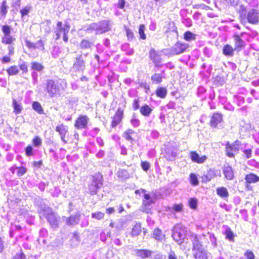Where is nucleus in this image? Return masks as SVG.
Listing matches in <instances>:
<instances>
[{
  "instance_id": "obj_1",
  "label": "nucleus",
  "mask_w": 259,
  "mask_h": 259,
  "mask_svg": "<svg viewBox=\"0 0 259 259\" xmlns=\"http://www.w3.org/2000/svg\"><path fill=\"white\" fill-rule=\"evenodd\" d=\"M239 17L241 21L247 19L249 23L253 25L257 24L259 22V17L255 9H251L247 12L245 8H241L239 11Z\"/></svg>"
},
{
  "instance_id": "obj_2",
  "label": "nucleus",
  "mask_w": 259,
  "mask_h": 259,
  "mask_svg": "<svg viewBox=\"0 0 259 259\" xmlns=\"http://www.w3.org/2000/svg\"><path fill=\"white\" fill-rule=\"evenodd\" d=\"M95 30L96 34H102L110 30V25L108 20H103L98 23H92L88 29Z\"/></svg>"
},
{
  "instance_id": "obj_3",
  "label": "nucleus",
  "mask_w": 259,
  "mask_h": 259,
  "mask_svg": "<svg viewBox=\"0 0 259 259\" xmlns=\"http://www.w3.org/2000/svg\"><path fill=\"white\" fill-rule=\"evenodd\" d=\"M241 145V141L238 140L235 141L232 144L227 142L225 144L226 155L230 158H234L235 157L234 152H237L240 150Z\"/></svg>"
},
{
  "instance_id": "obj_4",
  "label": "nucleus",
  "mask_w": 259,
  "mask_h": 259,
  "mask_svg": "<svg viewBox=\"0 0 259 259\" xmlns=\"http://www.w3.org/2000/svg\"><path fill=\"white\" fill-rule=\"evenodd\" d=\"M45 89L51 97H55L59 94V85L53 79H48L46 81Z\"/></svg>"
},
{
  "instance_id": "obj_5",
  "label": "nucleus",
  "mask_w": 259,
  "mask_h": 259,
  "mask_svg": "<svg viewBox=\"0 0 259 259\" xmlns=\"http://www.w3.org/2000/svg\"><path fill=\"white\" fill-rule=\"evenodd\" d=\"M125 107V104L123 105V107H119L114 114L112 117L110 126L112 128L115 127L118 124H120L124 117V108Z\"/></svg>"
},
{
  "instance_id": "obj_6",
  "label": "nucleus",
  "mask_w": 259,
  "mask_h": 259,
  "mask_svg": "<svg viewBox=\"0 0 259 259\" xmlns=\"http://www.w3.org/2000/svg\"><path fill=\"white\" fill-rule=\"evenodd\" d=\"M245 187L247 190H252V187L250 186L251 184L256 183L259 182V177L253 172H250L246 174L244 177Z\"/></svg>"
},
{
  "instance_id": "obj_7",
  "label": "nucleus",
  "mask_w": 259,
  "mask_h": 259,
  "mask_svg": "<svg viewBox=\"0 0 259 259\" xmlns=\"http://www.w3.org/2000/svg\"><path fill=\"white\" fill-rule=\"evenodd\" d=\"M89 117L86 115H79L74 121V127L77 130L87 128Z\"/></svg>"
},
{
  "instance_id": "obj_8",
  "label": "nucleus",
  "mask_w": 259,
  "mask_h": 259,
  "mask_svg": "<svg viewBox=\"0 0 259 259\" xmlns=\"http://www.w3.org/2000/svg\"><path fill=\"white\" fill-rule=\"evenodd\" d=\"M25 42L26 46L29 50H38L40 51L45 50L44 42L41 39H39L36 42H33L27 38H25Z\"/></svg>"
},
{
  "instance_id": "obj_9",
  "label": "nucleus",
  "mask_w": 259,
  "mask_h": 259,
  "mask_svg": "<svg viewBox=\"0 0 259 259\" xmlns=\"http://www.w3.org/2000/svg\"><path fill=\"white\" fill-rule=\"evenodd\" d=\"M58 29L55 31L56 33V39L58 40L60 39L61 37V32L63 34L68 33L70 26L68 22H66L63 26L62 22L61 21H58L56 24Z\"/></svg>"
},
{
  "instance_id": "obj_10",
  "label": "nucleus",
  "mask_w": 259,
  "mask_h": 259,
  "mask_svg": "<svg viewBox=\"0 0 259 259\" xmlns=\"http://www.w3.org/2000/svg\"><path fill=\"white\" fill-rule=\"evenodd\" d=\"M188 45L185 43L177 41L170 49V53L174 55L183 53L187 49Z\"/></svg>"
},
{
  "instance_id": "obj_11",
  "label": "nucleus",
  "mask_w": 259,
  "mask_h": 259,
  "mask_svg": "<svg viewBox=\"0 0 259 259\" xmlns=\"http://www.w3.org/2000/svg\"><path fill=\"white\" fill-rule=\"evenodd\" d=\"M223 121V114L219 112H214L212 114L210 118L209 125L212 128H215L218 127V124Z\"/></svg>"
},
{
  "instance_id": "obj_12",
  "label": "nucleus",
  "mask_w": 259,
  "mask_h": 259,
  "mask_svg": "<svg viewBox=\"0 0 259 259\" xmlns=\"http://www.w3.org/2000/svg\"><path fill=\"white\" fill-rule=\"evenodd\" d=\"M234 39V50L237 52H239L243 50L246 46L245 41L241 38V36L238 34H234L233 35Z\"/></svg>"
},
{
  "instance_id": "obj_13",
  "label": "nucleus",
  "mask_w": 259,
  "mask_h": 259,
  "mask_svg": "<svg viewBox=\"0 0 259 259\" xmlns=\"http://www.w3.org/2000/svg\"><path fill=\"white\" fill-rule=\"evenodd\" d=\"M55 131L59 134L62 141L65 143H67L65 138L68 132V126L62 123L56 126Z\"/></svg>"
},
{
  "instance_id": "obj_14",
  "label": "nucleus",
  "mask_w": 259,
  "mask_h": 259,
  "mask_svg": "<svg viewBox=\"0 0 259 259\" xmlns=\"http://www.w3.org/2000/svg\"><path fill=\"white\" fill-rule=\"evenodd\" d=\"M190 158L192 161L198 163H203L207 159V157L204 155L200 156L199 154L194 151L190 152Z\"/></svg>"
},
{
  "instance_id": "obj_15",
  "label": "nucleus",
  "mask_w": 259,
  "mask_h": 259,
  "mask_svg": "<svg viewBox=\"0 0 259 259\" xmlns=\"http://www.w3.org/2000/svg\"><path fill=\"white\" fill-rule=\"evenodd\" d=\"M190 238L191 239L192 243V251L195 252L200 250H202L204 249L202 248V245L201 242L199 241L198 237L196 235H191Z\"/></svg>"
},
{
  "instance_id": "obj_16",
  "label": "nucleus",
  "mask_w": 259,
  "mask_h": 259,
  "mask_svg": "<svg viewBox=\"0 0 259 259\" xmlns=\"http://www.w3.org/2000/svg\"><path fill=\"white\" fill-rule=\"evenodd\" d=\"M149 56L150 59L152 60L153 62L157 67H159L161 66V65L159 64L161 62L160 55L154 49L152 48L150 49Z\"/></svg>"
},
{
  "instance_id": "obj_17",
  "label": "nucleus",
  "mask_w": 259,
  "mask_h": 259,
  "mask_svg": "<svg viewBox=\"0 0 259 259\" xmlns=\"http://www.w3.org/2000/svg\"><path fill=\"white\" fill-rule=\"evenodd\" d=\"M152 237L158 242H162L165 241V235L162 233V231L159 228L154 229L152 233Z\"/></svg>"
},
{
  "instance_id": "obj_18",
  "label": "nucleus",
  "mask_w": 259,
  "mask_h": 259,
  "mask_svg": "<svg viewBox=\"0 0 259 259\" xmlns=\"http://www.w3.org/2000/svg\"><path fill=\"white\" fill-rule=\"evenodd\" d=\"M217 174L215 171L213 169L210 168L208 169L205 174L201 177V181L203 183H206L210 181L212 179L215 177Z\"/></svg>"
},
{
  "instance_id": "obj_19",
  "label": "nucleus",
  "mask_w": 259,
  "mask_h": 259,
  "mask_svg": "<svg viewBox=\"0 0 259 259\" xmlns=\"http://www.w3.org/2000/svg\"><path fill=\"white\" fill-rule=\"evenodd\" d=\"M152 251L149 249H142L136 250V255L140 259H144L151 256Z\"/></svg>"
},
{
  "instance_id": "obj_20",
  "label": "nucleus",
  "mask_w": 259,
  "mask_h": 259,
  "mask_svg": "<svg viewBox=\"0 0 259 259\" xmlns=\"http://www.w3.org/2000/svg\"><path fill=\"white\" fill-rule=\"evenodd\" d=\"M46 219L48 222L53 227H57L58 225V220L54 212H50L47 213Z\"/></svg>"
},
{
  "instance_id": "obj_21",
  "label": "nucleus",
  "mask_w": 259,
  "mask_h": 259,
  "mask_svg": "<svg viewBox=\"0 0 259 259\" xmlns=\"http://www.w3.org/2000/svg\"><path fill=\"white\" fill-rule=\"evenodd\" d=\"M92 183L101 187L103 184V175L100 172H98L92 176Z\"/></svg>"
},
{
  "instance_id": "obj_22",
  "label": "nucleus",
  "mask_w": 259,
  "mask_h": 259,
  "mask_svg": "<svg viewBox=\"0 0 259 259\" xmlns=\"http://www.w3.org/2000/svg\"><path fill=\"white\" fill-rule=\"evenodd\" d=\"M223 174L225 178L228 180H231L234 178V173L232 167L228 165L224 167Z\"/></svg>"
},
{
  "instance_id": "obj_23",
  "label": "nucleus",
  "mask_w": 259,
  "mask_h": 259,
  "mask_svg": "<svg viewBox=\"0 0 259 259\" xmlns=\"http://www.w3.org/2000/svg\"><path fill=\"white\" fill-rule=\"evenodd\" d=\"M153 111L152 108L148 104L143 105L140 108V113L146 117L149 116Z\"/></svg>"
},
{
  "instance_id": "obj_24",
  "label": "nucleus",
  "mask_w": 259,
  "mask_h": 259,
  "mask_svg": "<svg viewBox=\"0 0 259 259\" xmlns=\"http://www.w3.org/2000/svg\"><path fill=\"white\" fill-rule=\"evenodd\" d=\"M234 51V48L229 44L225 45L223 49V54L226 56H233Z\"/></svg>"
},
{
  "instance_id": "obj_25",
  "label": "nucleus",
  "mask_w": 259,
  "mask_h": 259,
  "mask_svg": "<svg viewBox=\"0 0 259 259\" xmlns=\"http://www.w3.org/2000/svg\"><path fill=\"white\" fill-rule=\"evenodd\" d=\"M141 232V224L140 223H137L133 227L131 230V235L132 237H136L139 235Z\"/></svg>"
},
{
  "instance_id": "obj_26",
  "label": "nucleus",
  "mask_w": 259,
  "mask_h": 259,
  "mask_svg": "<svg viewBox=\"0 0 259 259\" xmlns=\"http://www.w3.org/2000/svg\"><path fill=\"white\" fill-rule=\"evenodd\" d=\"M217 194L221 198H227L229 196L228 190L225 187H219L216 189Z\"/></svg>"
},
{
  "instance_id": "obj_27",
  "label": "nucleus",
  "mask_w": 259,
  "mask_h": 259,
  "mask_svg": "<svg viewBox=\"0 0 259 259\" xmlns=\"http://www.w3.org/2000/svg\"><path fill=\"white\" fill-rule=\"evenodd\" d=\"M167 94V91L164 87H159L155 91V94L157 97L164 99L166 97Z\"/></svg>"
},
{
  "instance_id": "obj_28",
  "label": "nucleus",
  "mask_w": 259,
  "mask_h": 259,
  "mask_svg": "<svg viewBox=\"0 0 259 259\" xmlns=\"http://www.w3.org/2000/svg\"><path fill=\"white\" fill-rule=\"evenodd\" d=\"M164 77L162 74L159 73H154L151 76V80L153 83L160 84L162 82V80Z\"/></svg>"
},
{
  "instance_id": "obj_29",
  "label": "nucleus",
  "mask_w": 259,
  "mask_h": 259,
  "mask_svg": "<svg viewBox=\"0 0 259 259\" xmlns=\"http://www.w3.org/2000/svg\"><path fill=\"white\" fill-rule=\"evenodd\" d=\"M32 108L34 111L39 114L44 113L43 108L41 104L37 101H34L32 102Z\"/></svg>"
},
{
  "instance_id": "obj_30",
  "label": "nucleus",
  "mask_w": 259,
  "mask_h": 259,
  "mask_svg": "<svg viewBox=\"0 0 259 259\" xmlns=\"http://www.w3.org/2000/svg\"><path fill=\"white\" fill-rule=\"evenodd\" d=\"M193 256L195 259H208L207 253L204 249L194 252Z\"/></svg>"
},
{
  "instance_id": "obj_31",
  "label": "nucleus",
  "mask_w": 259,
  "mask_h": 259,
  "mask_svg": "<svg viewBox=\"0 0 259 259\" xmlns=\"http://www.w3.org/2000/svg\"><path fill=\"white\" fill-rule=\"evenodd\" d=\"M173 239L177 242H182L184 239L183 234L181 233L180 230H176L172 235Z\"/></svg>"
},
{
  "instance_id": "obj_32",
  "label": "nucleus",
  "mask_w": 259,
  "mask_h": 259,
  "mask_svg": "<svg viewBox=\"0 0 259 259\" xmlns=\"http://www.w3.org/2000/svg\"><path fill=\"white\" fill-rule=\"evenodd\" d=\"M31 69L36 71L40 72L44 70V66L41 63L34 61L31 63Z\"/></svg>"
},
{
  "instance_id": "obj_33",
  "label": "nucleus",
  "mask_w": 259,
  "mask_h": 259,
  "mask_svg": "<svg viewBox=\"0 0 259 259\" xmlns=\"http://www.w3.org/2000/svg\"><path fill=\"white\" fill-rule=\"evenodd\" d=\"M15 40L11 35H4L2 38V42L4 45H11Z\"/></svg>"
},
{
  "instance_id": "obj_34",
  "label": "nucleus",
  "mask_w": 259,
  "mask_h": 259,
  "mask_svg": "<svg viewBox=\"0 0 259 259\" xmlns=\"http://www.w3.org/2000/svg\"><path fill=\"white\" fill-rule=\"evenodd\" d=\"M7 72L9 76L15 75L18 74L19 69L17 66L13 65L7 68Z\"/></svg>"
},
{
  "instance_id": "obj_35",
  "label": "nucleus",
  "mask_w": 259,
  "mask_h": 259,
  "mask_svg": "<svg viewBox=\"0 0 259 259\" xmlns=\"http://www.w3.org/2000/svg\"><path fill=\"white\" fill-rule=\"evenodd\" d=\"M13 107L14 108V112L16 114H20L22 110V106L15 99L13 100Z\"/></svg>"
},
{
  "instance_id": "obj_36",
  "label": "nucleus",
  "mask_w": 259,
  "mask_h": 259,
  "mask_svg": "<svg viewBox=\"0 0 259 259\" xmlns=\"http://www.w3.org/2000/svg\"><path fill=\"white\" fill-rule=\"evenodd\" d=\"M224 234L225 235L226 238L227 239H228L231 242L234 241V235L230 228L227 227L226 228Z\"/></svg>"
},
{
  "instance_id": "obj_37",
  "label": "nucleus",
  "mask_w": 259,
  "mask_h": 259,
  "mask_svg": "<svg viewBox=\"0 0 259 259\" xmlns=\"http://www.w3.org/2000/svg\"><path fill=\"white\" fill-rule=\"evenodd\" d=\"M100 188L97 185L91 183L88 185L89 192L92 195H96L97 194L98 189Z\"/></svg>"
},
{
  "instance_id": "obj_38",
  "label": "nucleus",
  "mask_w": 259,
  "mask_h": 259,
  "mask_svg": "<svg viewBox=\"0 0 259 259\" xmlns=\"http://www.w3.org/2000/svg\"><path fill=\"white\" fill-rule=\"evenodd\" d=\"M13 259H35L32 255L26 256L24 254L22 251L16 253L13 256Z\"/></svg>"
},
{
  "instance_id": "obj_39",
  "label": "nucleus",
  "mask_w": 259,
  "mask_h": 259,
  "mask_svg": "<svg viewBox=\"0 0 259 259\" xmlns=\"http://www.w3.org/2000/svg\"><path fill=\"white\" fill-rule=\"evenodd\" d=\"M134 131L132 129H127L124 132L123 136L125 139L127 141L133 142L134 141L133 138L132 137V135L134 134Z\"/></svg>"
},
{
  "instance_id": "obj_40",
  "label": "nucleus",
  "mask_w": 259,
  "mask_h": 259,
  "mask_svg": "<svg viewBox=\"0 0 259 259\" xmlns=\"http://www.w3.org/2000/svg\"><path fill=\"white\" fill-rule=\"evenodd\" d=\"M196 38V35L191 31H187L185 32L184 34V38L186 41H191L192 40H195Z\"/></svg>"
},
{
  "instance_id": "obj_41",
  "label": "nucleus",
  "mask_w": 259,
  "mask_h": 259,
  "mask_svg": "<svg viewBox=\"0 0 259 259\" xmlns=\"http://www.w3.org/2000/svg\"><path fill=\"white\" fill-rule=\"evenodd\" d=\"M144 198L146 201H143V206H146L147 205H150L152 203H154V201L151 199L150 195L149 194H144Z\"/></svg>"
},
{
  "instance_id": "obj_42",
  "label": "nucleus",
  "mask_w": 259,
  "mask_h": 259,
  "mask_svg": "<svg viewBox=\"0 0 259 259\" xmlns=\"http://www.w3.org/2000/svg\"><path fill=\"white\" fill-rule=\"evenodd\" d=\"M7 1L4 0L2 3L0 7V13L3 16H5L7 14Z\"/></svg>"
},
{
  "instance_id": "obj_43",
  "label": "nucleus",
  "mask_w": 259,
  "mask_h": 259,
  "mask_svg": "<svg viewBox=\"0 0 259 259\" xmlns=\"http://www.w3.org/2000/svg\"><path fill=\"white\" fill-rule=\"evenodd\" d=\"M79 219L76 215L70 216L67 221L68 225H73L78 223Z\"/></svg>"
},
{
  "instance_id": "obj_44",
  "label": "nucleus",
  "mask_w": 259,
  "mask_h": 259,
  "mask_svg": "<svg viewBox=\"0 0 259 259\" xmlns=\"http://www.w3.org/2000/svg\"><path fill=\"white\" fill-rule=\"evenodd\" d=\"M145 29V27L144 24H140L139 25V34L140 35V38L143 40H145L146 39V36L144 33Z\"/></svg>"
},
{
  "instance_id": "obj_45",
  "label": "nucleus",
  "mask_w": 259,
  "mask_h": 259,
  "mask_svg": "<svg viewBox=\"0 0 259 259\" xmlns=\"http://www.w3.org/2000/svg\"><path fill=\"white\" fill-rule=\"evenodd\" d=\"M188 204L190 208L195 209L197 206V200L196 198H191L189 200Z\"/></svg>"
},
{
  "instance_id": "obj_46",
  "label": "nucleus",
  "mask_w": 259,
  "mask_h": 259,
  "mask_svg": "<svg viewBox=\"0 0 259 259\" xmlns=\"http://www.w3.org/2000/svg\"><path fill=\"white\" fill-rule=\"evenodd\" d=\"M104 213L101 211H97L92 213V218L97 220H100L104 218Z\"/></svg>"
},
{
  "instance_id": "obj_47",
  "label": "nucleus",
  "mask_w": 259,
  "mask_h": 259,
  "mask_svg": "<svg viewBox=\"0 0 259 259\" xmlns=\"http://www.w3.org/2000/svg\"><path fill=\"white\" fill-rule=\"evenodd\" d=\"M80 46L82 49H88L91 47V42L88 40L83 39L80 42Z\"/></svg>"
},
{
  "instance_id": "obj_48",
  "label": "nucleus",
  "mask_w": 259,
  "mask_h": 259,
  "mask_svg": "<svg viewBox=\"0 0 259 259\" xmlns=\"http://www.w3.org/2000/svg\"><path fill=\"white\" fill-rule=\"evenodd\" d=\"M190 181L192 185L195 186L198 184V180L195 174L191 173L190 175Z\"/></svg>"
},
{
  "instance_id": "obj_49",
  "label": "nucleus",
  "mask_w": 259,
  "mask_h": 259,
  "mask_svg": "<svg viewBox=\"0 0 259 259\" xmlns=\"http://www.w3.org/2000/svg\"><path fill=\"white\" fill-rule=\"evenodd\" d=\"M31 10L30 6H26L23 7L20 10V13L21 14V17H23L24 16L28 15L30 11Z\"/></svg>"
},
{
  "instance_id": "obj_50",
  "label": "nucleus",
  "mask_w": 259,
  "mask_h": 259,
  "mask_svg": "<svg viewBox=\"0 0 259 259\" xmlns=\"http://www.w3.org/2000/svg\"><path fill=\"white\" fill-rule=\"evenodd\" d=\"M16 168L18 169L17 175L18 177L22 176L27 172V168L23 166L16 167Z\"/></svg>"
},
{
  "instance_id": "obj_51",
  "label": "nucleus",
  "mask_w": 259,
  "mask_h": 259,
  "mask_svg": "<svg viewBox=\"0 0 259 259\" xmlns=\"http://www.w3.org/2000/svg\"><path fill=\"white\" fill-rule=\"evenodd\" d=\"M32 144L34 146L39 147L41 145V140L38 136H35L32 139Z\"/></svg>"
},
{
  "instance_id": "obj_52",
  "label": "nucleus",
  "mask_w": 259,
  "mask_h": 259,
  "mask_svg": "<svg viewBox=\"0 0 259 259\" xmlns=\"http://www.w3.org/2000/svg\"><path fill=\"white\" fill-rule=\"evenodd\" d=\"M244 256H245V259H254L255 258L253 252L250 250H247L244 252Z\"/></svg>"
},
{
  "instance_id": "obj_53",
  "label": "nucleus",
  "mask_w": 259,
  "mask_h": 259,
  "mask_svg": "<svg viewBox=\"0 0 259 259\" xmlns=\"http://www.w3.org/2000/svg\"><path fill=\"white\" fill-rule=\"evenodd\" d=\"M131 122L134 127H137L140 125V120L134 115L132 116L131 119Z\"/></svg>"
},
{
  "instance_id": "obj_54",
  "label": "nucleus",
  "mask_w": 259,
  "mask_h": 259,
  "mask_svg": "<svg viewBox=\"0 0 259 259\" xmlns=\"http://www.w3.org/2000/svg\"><path fill=\"white\" fill-rule=\"evenodd\" d=\"M2 31L4 35H10L11 28L9 25H4L2 26Z\"/></svg>"
},
{
  "instance_id": "obj_55",
  "label": "nucleus",
  "mask_w": 259,
  "mask_h": 259,
  "mask_svg": "<svg viewBox=\"0 0 259 259\" xmlns=\"http://www.w3.org/2000/svg\"><path fill=\"white\" fill-rule=\"evenodd\" d=\"M126 35L128 39H133L134 37V34L133 31L128 27L125 28Z\"/></svg>"
},
{
  "instance_id": "obj_56",
  "label": "nucleus",
  "mask_w": 259,
  "mask_h": 259,
  "mask_svg": "<svg viewBox=\"0 0 259 259\" xmlns=\"http://www.w3.org/2000/svg\"><path fill=\"white\" fill-rule=\"evenodd\" d=\"M19 68L23 73H26L28 71V66L25 63H23L19 65Z\"/></svg>"
},
{
  "instance_id": "obj_57",
  "label": "nucleus",
  "mask_w": 259,
  "mask_h": 259,
  "mask_svg": "<svg viewBox=\"0 0 259 259\" xmlns=\"http://www.w3.org/2000/svg\"><path fill=\"white\" fill-rule=\"evenodd\" d=\"M33 148L31 145H28L25 148V154L27 156H31L33 155Z\"/></svg>"
},
{
  "instance_id": "obj_58",
  "label": "nucleus",
  "mask_w": 259,
  "mask_h": 259,
  "mask_svg": "<svg viewBox=\"0 0 259 259\" xmlns=\"http://www.w3.org/2000/svg\"><path fill=\"white\" fill-rule=\"evenodd\" d=\"M183 205L182 203L175 204L173 208L176 212H180L183 210Z\"/></svg>"
},
{
  "instance_id": "obj_59",
  "label": "nucleus",
  "mask_w": 259,
  "mask_h": 259,
  "mask_svg": "<svg viewBox=\"0 0 259 259\" xmlns=\"http://www.w3.org/2000/svg\"><path fill=\"white\" fill-rule=\"evenodd\" d=\"M243 152L244 154V156L246 159H249L251 157L252 150L251 149L244 150Z\"/></svg>"
},
{
  "instance_id": "obj_60",
  "label": "nucleus",
  "mask_w": 259,
  "mask_h": 259,
  "mask_svg": "<svg viewBox=\"0 0 259 259\" xmlns=\"http://www.w3.org/2000/svg\"><path fill=\"white\" fill-rule=\"evenodd\" d=\"M132 106L134 110H137L139 108V100L138 99L133 100Z\"/></svg>"
},
{
  "instance_id": "obj_61",
  "label": "nucleus",
  "mask_w": 259,
  "mask_h": 259,
  "mask_svg": "<svg viewBox=\"0 0 259 259\" xmlns=\"http://www.w3.org/2000/svg\"><path fill=\"white\" fill-rule=\"evenodd\" d=\"M141 166L144 171H147L150 167V164L147 161H142Z\"/></svg>"
},
{
  "instance_id": "obj_62",
  "label": "nucleus",
  "mask_w": 259,
  "mask_h": 259,
  "mask_svg": "<svg viewBox=\"0 0 259 259\" xmlns=\"http://www.w3.org/2000/svg\"><path fill=\"white\" fill-rule=\"evenodd\" d=\"M139 86L144 88L145 90L146 93H148L150 90L149 85L147 83H140Z\"/></svg>"
},
{
  "instance_id": "obj_63",
  "label": "nucleus",
  "mask_w": 259,
  "mask_h": 259,
  "mask_svg": "<svg viewBox=\"0 0 259 259\" xmlns=\"http://www.w3.org/2000/svg\"><path fill=\"white\" fill-rule=\"evenodd\" d=\"M84 61L80 59V58H77V62L74 63V65L76 67H81L84 65Z\"/></svg>"
},
{
  "instance_id": "obj_64",
  "label": "nucleus",
  "mask_w": 259,
  "mask_h": 259,
  "mask_svg": "<svg viewBox=\"0 0 259 259\" xmlns=\"http://www.w3.org/2000/svg\"><path fill=\"white\" fill-rule=\"evenodd\" d=\"M168 259H178V257L174 251H170L168 254Z\"/></svg>"
}]
</instances>
